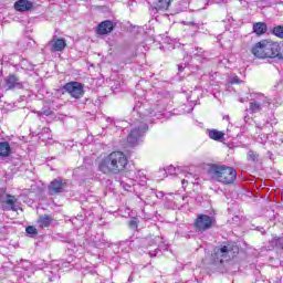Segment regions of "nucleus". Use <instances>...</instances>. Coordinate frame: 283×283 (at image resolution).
I'll return each instance as SVG.
<instances>
[{
	"mask_svg": "<svg viewBox=\"0 0 283 283\" xmlns=\"http://www.w3.org/2000/svg\"><path fill=\"white\" fill-rule=\"evenodd\" d=\"M214 219L207 214H199L196 219L195 227L198 231H208L213 227Z\"/></svg>",
	"mask_w": 283,
	"mask_h": 283,
	"instance_id": "obj_8",
	"label": "nucleus"
},
{
	"mask_svg": "<svg viewBox=\"0 0 283 283\" xmlns=\"http://www.w3.org/2000/svg\"><path fill=\"white\" fill-rule=\"evenodd\" d=\"M207 175L210 180H216L217 182H221V185H231L238 178V171L233 167L217 164L209 166Z\"/></svg>",
	"mask_w": 283,
	"mask_h": 283,
	"instance_id": "obj_4",
	"label": "nucleus"
},
{
	"mask_svg": "<svg viewBox=\"0 0 283 283\" xmlns=\"http://www.w3.org/2000/svg\"><path fill=\"white\" fill-rule=\"evenodd\" d=\"M66 94H70L72 98H83L85 96V85L80 82H69L63 86Z\"/></svg>",
	"mask_w": 283,
	"mask_h": 283,
	"instance_id": "obj_7",
	"label": "nucleus"
},
{
	"mask_svg": "<svg viewBox=\"0 0 283 283\" xmlns=\"http://www.w3.org/2000/svg\"><path fill=\"white\" fill-rule=\"evenodd\" d=\"M251 52L256 59H279L282 60V46L273 40H261L256 42Z\"/></svg>",
	"mask_w": 283,
	"mask_h": 283,
	"instance_id": "obj_3",
	"label": "nucleus"
},
{
	"mask_svg": "<svg viewBox=\"0 0 283 283\" xmlns=\"http://www.w3.org/2000/svg\"><path fill=\"white\" fill-rule=\"evenodd\" d=\"M250 96V114H260V112H266V109H269L271 106V101L262 93H252Z\"/></svg>",
	"mask_w": 283,
	"mask_h": 283,
	"instance_id": "obj_5",
	"label": "nucleus"
},
{
	"mask_svg": "<svg viewBox=\"0 0 283 283\" xmlns=\"http://www.w3.org/2000/svg\"><path fill=\"white\" fill-rule=\"evenodd\" d=\"M133 180L135 182H138L140 187H145V185H147V177L145 176V171H142V170H138L137 172H135Z\"/></svg>",
	"mask_w": 283,
	"mask_h": 283,
	"instance_id": "obj_16",
	"label": "nucleus"
},
{
	"mask_svg": "<svg viewBox=\"0 0 283 283\" xmlns=\"http://www.w3.org/2000/svg\"><path fill=\"white\" fill-rule=\"evenodd\" d=\"M247 159L249 160V163H262V158L260 157V154H258L254 150H249L247 154Z\"/></svg>",
	"mask_w": 283,
	"mask_h": 283,
	"instance_id": "obj_20",
	"label": "nucleus"
},
{
	"mask_svg": "<svg viewBox=\"0 0 283 283\" xmlns=\"http://www.w3.org/2000/svg\"><path fill=\"white\" fill-rule=\"evenodd\" d=\"M27 233H29V235H38L39 231L34 228V226H29L25 229Z\"/></svg>",
	"mask_w": 283,
	"mask_h": 283,
	"instance_id": "obj_27",
	"label": "nucleus"
},
{
	"mask_svg": "<svg viewBox=\"0 0 283 283\" xmlns=\"http://www.w3.org/2000/svg\"><path fill=\"white\" fill-rule=\"evenodd\" d=\"M122 187L125 189V191H132V185L122 182Z\"/></svg>",
	"mask_w": 283,
	"mask_h": 283,
	"instance_id": "obj_33",
	"label": "nucleus"
},
{
	"mask_svg": "<svg viewBox=\"0 0 283 283\" xmlns=\"http://www.w3.org/2000/svg\"><path fill=\"white\" fill-rule=\"evenodd\" d=\"M6 85L9 90H21L23 87L21 80L17 75H9L6 80Z\"/></svg>",
	"mask_w": 283,
	"mask_h": 283,
	"instance_id": "obj_11",
	"label": "nucleus"
},
{
	"mask_svg": "<svg viewBox=\"0 0 283 283\" xmlns=\"http://www.w3.org/2000/svg\"><path fill=\"white\" fill-rule=\"evenodd\" d=\"M234 256L235 251L233 250V245H221L220 248L214 249L212 254V262L214 264H224V262H229V260Z\"/></svg>",
	"mask_w": 283,
	"mask_h": 283,
	"instance_id": "obj_6",
	"label": "nucleus"
},
{
	"mask_svg": "<svg viewBox=\"0 0 283 283\" xmlns=\"http://www.w3.org/2000/svg\"><path fill=\"white\" fill-rule=\"evenodd\" d=\"M38 224L39 227H41V229L50 227V224H52V217L48 214L40 217L38 220Z\"/></svg>",
	"mask_w": 283,
	"mask_h": 283,
	"instance_id": "obj_19",
	"label": "nucleus"
},
{
	"mask_svg": "<svg viewBox=\"0 0 283 283\" xmlns=\"http://www.w3.org/2000/svg\"><path fill=\"white\" fill-rule=\"evenodd\" d=\"M240 81H238V80H234L232 83H239Z\"/></svg>",
	"mask_w": 283,
	"mask_h": 283,
	"instance_id": "obj_38",
	"label": "nucleus"
},
{
	"mask_svg": "<svg viewBox=\"0 0 283 283\" xmlns=\"http://www.w3.org/2000/svg\"><path fill=\"white\" fill-rule=\"evenodd\" d=\"M12 149L10 148V144L8 142L0 143V156H10Z\"/></svg>",
	"mask_w": 283,
	"mask_h": 283,
	"instance_id": "obj_21",
	"label": "nucleus"
},
{
	"mask_svg": "<svg viewBox=\"0 0 283 283\" xmlns=\"http://www.w3.org/2000/svg\"><path fill=\"white\" fill-rule=\"evenodd\" d=\"M128 164L127 155L123 151H113L104 157L98 164V170L106 176L123 174Z\"/></svg>",
	"mask_w": 283,
	"mask_h": 283,
	"instance_id": "obj_2",
	"label": "nucleus"
},
{
	"mask_svg": "<svg viewBox=\"0 0 283 283\" xmlns=\"http://www.w3.org/2000/svg\"><path fill=\"white\" fill-rule=\"evenodd\" d=\"M67 187V181L62 178H56L49 185V193L50 196H56L57 193H63L65 188Z\"/></svg>",
	"mask_w": 283,
	"mask_h": 283,
	"instance_id": "obj_9",
	"label": "nucleus"
},
{
	"mask_svg": "<svg viewBox=\"0 0 283 283\" xmlns=\"http://www.w3.org/2000/svg\"><path fill=\"white\" fill-rule=\"evenodd\" d=\"M208 136L211 140H222V138H224V133L218 129H208Z\"/></svg>",
	"mask_w": 283,
	"mask_h": 283,
	"instance_id": "obj_18",
	"label": "nucleus"
},
{
	"mask_svg": "<svg viewBox=\"0 0 283 283\" xmlns=\"http://www.w3.org/2000/svg\"><path fill=\"white\" fill-rule=\"evenodd\" d=\"M184 180H181L182 187H185L186 184L192 182L193 184V175L191 172H188L185 175Z\"/></svg>",
	"mask_w": 283,
	"mask_h": 283,
	"instance_id": "obj_26",
	"label": "nucleus"
},
{
	"mask_svg": "<svg viewBox=\"0 0 283 283\" xmlns=\"http://www.w3.org/2000/svg\"><path fill=\"white\" fill-rule=\"evenodd\" d=\"M114 30V23L112 21L106 20L98 24L97 34H109Z\"/></svg>",
	"mask_w": 283,
	"mask_h": 283,
	"instance_id": "obj_12",
	"label": "nucleus"
},
{
	"mask_svg": "<svg viewBox=\"0 0 283 283\" xmlns=\"http://www.w3.org/2000/svg\"><path fill=\"white\" fill-rule=\"evenodd\" d=\"M50 114H51V111H50V109L38 112V115H39V116H50Z\"/></svg>",
	"mask_w": 283,
	"mask_h": 283,
	"instance_id": "obj_30",
	"label": "nucleus"
},
{
	"mask_svg": "<svg viewBox=\"0 0 283 283\" xmlns=\"http://www.w3.org/2000/svg\"><path fill=\"white\" fill-rule=\"evenodd\" d=\"M266 140H269V135L262 133L256 137V143H260L261 145L266 144Z\"/></svg>",
	"mask_w": 283,
	"mask_h": 283,
	"instance_id": "obj_25",
	"label": "nucleus"
},
{
	"mask_svg": "<svg viewBox=\"0 0 283 283\" xmlns=\"http://www.w3.org/2000/svg\"><path fill=\"white\" fill-rule=\"evenodd\" d=\"M275 244H276V247H281V249H283V238H276Z\"/></svg>",
	"mask_w": 283,
	"mask_h": 283,
	"instance_id": "obj_31",
	"label": "nucleus"
},
{
	"mask_svg": "<svg viewBox=\"0 0 283 283\" xmlns=\"http://www.w3.org/2000/svg\"><path fill=\"white\" fill-rule=\"evenodd\" d=\"M127 244L132 251H136V249H138V244H140V240L139 239L129 240L127 241Z\"/></svg>",
	"mask_w": 283,
	"mask_h": 283,
	"instance_id": "obj_23",
	"label": "nucleus"
},
{
	"mask_svg": "<svg viewBox=\"0 0 283 283\" xmlns=\"http://www.w3.org/2000/svg\"><path fill=\"white\" fill-rule=\"evenodd\" d=\"M271 34L277 36V39H283V25H276L271 29Z\"/></svg>",
	"mask_w": 283,
	"mask_h": 283,
	"instance_id": "obj_22",
	"label": "nucleus"
},
{
	"mask_svg": "<svg viewBox=\"0 0 283 283\" xmlns=\"http://www.w3.org/2000/svg\"><path fill=\"white\" fill-rule=\"evenodd\" d=\"M107 123H114V119L112 117L106 118Z\"/></svg>",
	"mask_w": 283,
	"mask_h": 283,
	"instance_id": "obj_35",
	"label": "nucleus"
},
{
	"mask_svg": "<svg viewBox=\"0 0 283 283\" xmlns=\"http://www.w3.org/2000/svg\"><path fill=\"white\" fill-rule=\"evenodd\" d=\"M128 227L130 229H138V220H136V219L130 220L128 223Z\"/></svg>",
	"mask_w": 283,
	"mask_h": 283,
	"instance_id": "obj_29",
	"label": "nucleus"
},
{
	"mask_svg": "<svg viewBox=\"0 0 283 283\" xmlns=\"http://www.w3.org/2000/svg\"><path fill=\"white\" fill-rule=\"evenodd\" d=\"M154 256H156V253H155V254H151V253H150V258H154Z\"/></svg>",
	"mask_w": 283,
	"mask_h": 283,
	"instance_id": "obj_39",
	"label": "nucleus"
},
{
	"mask_svg": "<svg viewBox=\"0 0 283 283\" xmlns=\"http://www.w3.org/2000/svg\"><path fill=\"white\" fill-rule=\"evenodd\" d=\"M256 128H258V129H262L259 124H256Z\"/></svg>",
	"mask_w": 283,
	"mask_h": 283,
	"instance_id": "obj_37",
	"label": "nucleus"
},
{
	"mask_svg": "<svg viewBox=\"0 0 283 283\" xmlns=\"http://www.w3.org/2000/svg\"><path fill=\"white\" fill-rule=\"evenodd\" d=\"M268 156H269V158H270V160H274V155H273V153H271V151H268Z\"/></svg>",
	"mask_w": 283,
	"mask_h": 283,
	"instance_id": "obj_34",
	"label": "nucleus"
},
{
	"mask_svg": "<svg viewBox=\"0 0 283 283\" xmlns=\"http://www.w3.org/2000/svg\"><path fill=\"white\" fill-rule=\"evenodd\" d=\"M50 132H51V130H50V128H48V127H44V128L42 129V136L46 134L45 138H46L48 140H52V135L50 134Z\"/></svg>",
	"mask_w": 283,
	"mask_h": 283,
	"instance_id": "obj_28",
	"label": "nucleus"
},
{
	"mask_svg": "<svg viewBox=\"0 0 283 283\" xmlns=\"http://www.w3.org/2000/svg\"><path fill=\"white\" fill-rule=\"evenodd\" d=\"M240 103H244V99H240Z\"/></svg>",
	"mask_w": 283,
	"mask_h": 283,
	"instance_id": "obj_40",
	"label": "nucleus"
},
{
	"mask_svg": "<svg viewBox=\"0 0 283 283\" xmlns=\"http://www.w3.org/2000/svg\"><path fill=\"white\" fill-rule=\"evenodd\" d=\"M244 122L249 123V116H244Z\"/></svg>",
	"mask_w": 283,
	"mask_h": 283,
	"instance_id": "obj_36",
	"label": "nucleus"
},
{
	"mask_svg": "<svg viewBox=\"0 0 283 283\" xmlns=\"http://www.w3.org/2000/svg\"><path fill=\"white\" fill-rule=\"evenodd\" d=\"M128 281L132 282V277H129Z\"/></svg>",
	"mask_w": 283,
	"mask_h": 283,
	"instance_id": "obj_41",
	"label": "nucleus"
},
{
	"mask_svg": "<svg viewBox=\"0 0 283 283\" xmlns=\"http://www.w3.org/2000/svg\"><path fill=\"white\" fill-rule=\"evenodd\" d=\"M179 169H180V168H177V169H176V167L170 166V167H168L167 171H168V174H176V171L179 170Z\"/></svg>",
	"mask_w": 283,
	"mask_h": 283,
	"instance_id": "obj_32",
	"label": "nucleus"
},
{
	"mask_svg": "<svg viewBox=\"0 0 283 283\" xmlns=\"http://www.w3.org/2000/svg\"><path fill=\"white\" fill-rule=\"evenodd\" d=\"M51 52H63L65 50L67 43H65V39H53L50 43Z\"/></svg>",
	"mask_w": 283,
	"mask_h": 283,
	"instance_id": "obj_10",
	"label": "nucleus"
},
{
	"mask_svg": "<svg viewBox=\"0 0 283 283\" xmlns=\"http://www.w3.org/2000/svg\"><path fill=\"white\" fill-rule=\"evenodd\" d=\"M133 112L139 116L132 122L133 129L127 136L128 147H138L143 143V137L149 129L147 123H154V118H160V111L156 112L148 102H137Z\"/></svg>",
	"mask_w": 283,
	"mask_h": 283,
	"instance_id": "obj_1",
	"label": "nucleus"
},
{
	"mask_svg": "<svg viewBox=\"0 0 283 283\" xmlns=\"http://www.w3.org/2000/svg\"><path fill=\"white\" fill-rule=\"evenodd\" d=\"M33 4L32 2L28 1V0H18L14 3V9L18 12H28L29 10H32Z\"/></svg>",
	"mask_w": 283,
	"mask_h": 283,
	"instance_id": "obj_13",
	"label": "nucleus"
},
{
	"mask_svg": "<svg viewBox=\"0 0 283 283\" xmlns=\"http://www.w3.org/2000/svg\"><path fill=\"white\" fill-rule=\"evenodd\" d=\"M20 66L22 67V70H29V71L34 70V65H32V63H30L28 60H22L20 62Z\"/></svg>",
	"mask_w": 283,
	"mask_h": 283,
	"instance_id": "obj_24",
	"label": "nucleus"
},
{
	"mask_svg": "<svg viewBox=\"0 0 283 283\" xmlns=\"http://www.w3.org/2000/svg\"><path fill=\"white\" fill-rule=\"evenodd\" d=\"M18 199L15 196L7 195V199L4 201V205L8 206V209L11 211H17L19 208L17 207Z\"/></svg>",
	"mask_w": 283,
	"mask_h": 283,
	"instance_id": "obj_17",
	"label": "nucleus"
},
{
	"mask_svg": "<svg viewBox=\"0 0 283 283\" xmlns=\"http://www.w3.org/2000/svg\"><path fill=\"white\" fill-rule=\"evenodd\" d=\"M171 0H158L155 7L151 8V12H158V10H169Z\"/></svg>",
	"mask_w": 283,
	"mask_h": 283,
	"instance_id": "obj_14",
	"label": "nucleus"
},
{
	"mask_svg": "<svg viewBox=\"0 0 283 283\" xmlns=\"http://www.w3.org/2000/svg\"><path fill=\"white\" fill-rule=\"evenodd\" d=\"M266 23L264 22H256L253 24V32L254 34H258L259 36H262V34H266Z\"/></svg>",
	"mask_w": 283,
	"mask_h": 283,
	"instance_id": "obj_15",
	"label": "nucleus"
}]
</instances>
